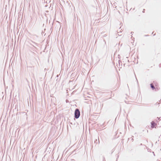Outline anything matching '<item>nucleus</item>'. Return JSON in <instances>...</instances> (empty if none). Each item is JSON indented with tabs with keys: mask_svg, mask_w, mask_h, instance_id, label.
<instances>
[{
	"mask_svg": "<svg viewBox=\"0 0 161 161\" xmlns=\"http://www.w3.org/2000/svg\"><path fill=\"white\" fill-rule=\"evenodd\" d=\"M151 87L153 89H154L155 88L154 86L152 84H151Z\"/></svg>",
	"mask_w": 161,
	"mask_h": 161,
	"instance_id": "obj_3",
	"label": "nucleus"
},
{
	"mask_svg": "<svg viewBox=\"0 0 161 161\" xmlns=\"http://www.w3.org/2000/svg\"><path fill=\"white\" fill-rule=\"evenodd\" d=\"M80 115V112L78 109H76L75 111V118L78 119Z\"/></svg>",
	"mask_w": 161,
	"mask_h": 161,
	"instance_id": "obj_1",
	"label": "nucleus"
},
{
	"mask_svg": "<svg viewBox=\"0 0 161 161\" xmlns=\"http://www.w3.org/2000/svg\"><path fill=\"white\" fill-rule=\"evenodd\" d=\"M151 124H152V126L153 127H154L156 125V124H155V123L153 122H152Z\"/></svg>",
	"mask_w": 161,
	"mask_h": 161,
	"instance_id": "obj_2",
	"label": "nucleus"
}]
</instances>
